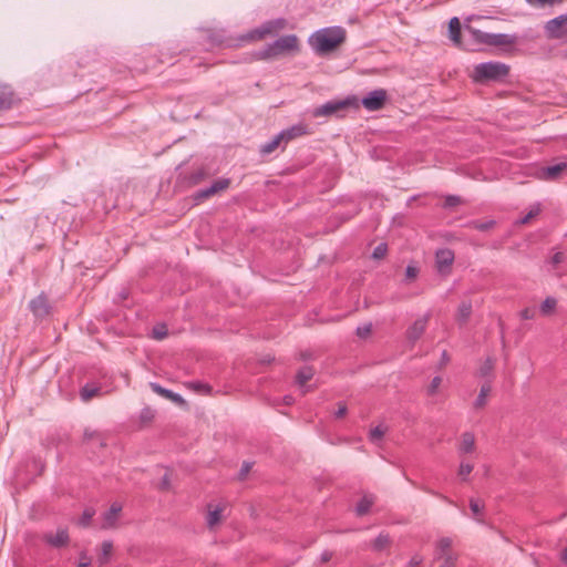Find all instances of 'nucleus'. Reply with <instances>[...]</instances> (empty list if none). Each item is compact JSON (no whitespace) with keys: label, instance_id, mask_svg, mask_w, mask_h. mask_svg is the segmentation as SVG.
I'll return each mask as SVG.
<instances>
[{"label":"nucleus","instance_id":"29","mask_svg":"<svg viewBox=\"0 0 567 567\" xmlns=\"http://www.w3.org/2000/svg\"><path fill=\"white\" fill-rule=\"evenodd\" d=\"M491 392V385L488 383L482 385L480 393L474 402L476 409H481L486 404V398Z\"/></svg>","mask_w":567,"mask_h":567},{"label":"nucleus","instance_id":"45","mask_svg":"<svg viewBox=\"0 0 567 567\" xmlns=\"http://www.w3.org/2000/svg\"><path fill=\"white\" fill-rule=\"evenodd\" d=\"M383 435L384 431L381 429V426L373 427L369 433V437L372 442L381 440Z\"/></svg>","mask_w":567,"mask_h":567},{"label":"nucleus","instance_id":"26","mask_svg":"<svg viewBox=\"0 0 567 567\" xmlns=\"http://www.w3.org/2000/svg\"><path fill=\"white\" fill-rule=\"evenodd\" d=\"M373 505V497L372 496H369V495H365L363 496L359 503L357 504L355 506V513L358 516H363L365 515L371 506Z\"/></svg>","mask_w":567,"mask_h":567},{"label":"nucleus","instance_id":"38","mask_svg":"<svg viewBox=\"0 0 567 567\" xmlns=\"http://www.w3.org/2000/svg\"><path fill=\"white\" fill-rule=\"evenodd\" d=\"M388 252V245L385 243L379 244L372 252V258L382 259Z\"/></svg>","mask_w":567,"mask_h":567},{"label":"nucleus","instance_id":"24","mask_svg":"<svg viewBox=\"0 0 567 567\" xmlns=\"http://www.w3.org/2000/svg\"><path fill=\"white\" fill-rule=\"evenodd\" d=\"M101 392V388L86 383L82 389L80 390V398L83 402H87L92 398L99 395Z\"/></svg>","mask_w":567,"mask_h":567},{"label":"nucleus","instance_id":"21","mask_svg":"<svg viewBox=\"0 0 567 567\" xmlns=\"http://www.w3.org/2000/svg\"><path fill=\"white\" fill-rule=\"evenodd\" d=\"M449 34L455 45H461V22L454 17L449 22Z\"/></svg>","mask_w":567,"mask_h":567},{"label":"nucleus","instance_id":"62","mask_svg":"<svg viewBox=\"0 0 567 567\" xmlns=\"http://www.w3.org/2000/svg\"><path fill=\"white\" fill-rule=\"evenodd\" d=\"M275 48H276V51H278V55L284 53V51L281 49H279V47H275Z\"/></svg>","mask_w":567,"mask_h":567},{"label":"nucleus","instance_id":"54","mask_svg":"<svg viewBox=\"0 0 567 567\" xmlns=\"http://www.w3.org/2000/svg\"><path fill=\"white\" fill-rule=\"evenodd\" d=\"M251 464L250 463H244L243 467L240 470V477L243 478L250 470Z\"/></svg>","mask_w":567,"mask_h":567},{"label":"nucleus","instance_id":"2","mask_svg":"<svg viewBox=\"0 0 567 567\" xmlns=\"http://www.w3.org/2000/svg\"><path fill=\"white\" fill-rule=\"evenodd\" d=\"M509 68L501 62H484L475 65L473 72L474 82L497 81L508 75Z\"/></svg>","mask_w":567,"mask_h":567},{"label":"nucleus","instance_id":"48","mask_svg":"<svg viewBox=\"0 0 567 567\" xmlns=\"http://www.w3.org/2000/svg\"><path fill=\"white\" fill-rule=\"evenodd\" d=\"M444 564L440 567H454L455 558L452 555L444 556Z\"/></svg>","mask_w":567,"mask_h":567},{"label":"nucleus","instance_id":"22","mask_svg":"<svg viewBox=\"0 0 567 567\" xmlns=\"http://www.w3.org/2000/svg\"><path fill=\"white\" fill-rule=\"evenodd\" d=\"M223 507L216 506L212 508V505H208V514H207V526L212 529L221 520Z\"/></svg>","mask_w":567,"mask_h":567},{"label":"nucleus","instance_id":"12","mask_svg":"<svg viewBox=\"0 0 567 567\" xmlns=\"http://www.w3.org/2000/svg\"><path fill=\"white\" fill-rule=\"evenodd\" d=\"M122 508H123V506H122L121 503L114 502L111 505V507L109 508V511H106L103 514V523H102L101 527L103 529H110V528L115 527L117 518H118V515L122 512Z\"/></svg>","mask_w":567,"mask_h":567},{"label":"nucleus","instance_id":"50","mask_svg":"<svg viewBox=\"0 0 567 567\" xmlns=\"http://www.w3.org/2000/svg\"><path fill=\"white\" fill-rule=\"evenodd\" d=\"M90 559L85 553H82L80 556V563L79 567H89L90 566Z\"/></svg>","mask_w":567,"mask_h":567},{"label":"nucleus","instance_id":"16","mask_svg":"<svg viewBox=\"0 0 567 567\" xmlns=\"http://www.w3.org/2000/svg\"><path fill=\"white\" fill-rule=\"evenodd\" d=\"M308 133L307 126L302 123L292 125L286 130H282L280 134L284 135V143L287 144L289 141L306 135Z\"/></svg>","mask_w":567,"mask_h":567},{"label":"nucleus","instance_id":"9","mask_svg":"<svg viewBox=\"0 0 567 567\" xmlns=\"http://www.w3.org/2000/svg\"><path fill=\"white\" fill-rule=\"evenodd\" d=\"M29 308L34 317L44 318L50 313V303L44 293L39 295L29 302Z\"/></svg>","mask_w":567,"mask_h":567},{"label":"nucleus","instance_id":"30","mask_svg":"<svg viewBox=\"0 0 567 567\" xmlns=\"http://www.w3.org/2000/svg\"><path fill=\"white\" fill-rule=\"evenodd\" d=\"M278 55V51H276V48L274 47V42L267 44L264 49L256 52V58L264 60V59H270Z\"/></svg>","mask_w":567,"mask_h":567},{"label":"nucleus","instance_id":"47","mask_svg":"<svg viewBox=\"0 0 567 567\" xmlns=\"http://www.w3.org/2000/svg\"><path fill=\"white\" fill-rule=\"evenodd\" d=\"M461 203V199L458 196L450 195L445 199V206L447 207H454Z\"/></svg>","mask_w":567,"mask_h":567},{"label":"nucleus","instance_id":"15","mask_svg":"<svg viewBox=\"0 0 567 567\" xmlns=\"http://www.w3.org/2000/svg\"><path fill=\"white\" fill-rule=\"evenodd\" d=\"M454 261V252L451 249H440L436 251V265L439 271L451 267Z\"/></svg>","mask_w":567,"mask_h":567},{"label":"nucleus","instance_id":"11","mask_svg":"<svg viewBox=\"0 0 567 567\" xmlns=\"http://www.w3.org/2000/svg\"><path fill=\"white\" fill-rule=\"evenodd\" d=\"M43 539L50 546L61 548L69 544L70 537L66 528H59L55 534H44Z\"/></svg>","mask_w":567,"mask_h":567},{"label":"nucleus","instance_id":"57","mask_svg":"<svg viewBox=\"0 0 567 567\" xmlns=\"http://www.w3.org/2000/svg\"><path fill=\"white\" fill-rule=\"evenodd\" d=\"M153 416L152 411L150 409H144L142 411V417L143 419H151Z\"/></svg>","mask_w":567,"mask_h":567},{"label":"nucleus","instance_id":"49","mask_svg":"<svg viewBox=\"0 0 567 567\" xmlns=\"http://www.w3.org/2000/svg\"><path fill=\"white\" fill-rule=\"evenodd\" d=\"M347 414V406L346 404H340L338 410L334 412V416L337 419L343 417Z\"/></svg>","mask_w":567,"mask_h":567},{"label":"nucleus","instance_id":"59","mask_svg":"<svg viewBox=\"0 0 567 567\" xmlns=\"http://www.w3.org/2000/svg\"><path fill=\"white\" fill-rule=\"evenodd\" d=\"M442 361H443V363L449 361V357H447V352L446 351L442 352Z\"/></svg>","mask_w":567,"mask_h":567},{"label":"nucleus","instance_id":"19","mask_svg":"<svg viewBox=\"0 0 567 567\" xmlns=\"http://www.w3.org/2000/svg\"><path fill=\"white\" fill-rule=\"evenodd\" d=\"M13 104V92L7 84H0V111L8 110Z\"/></svg>","mask_w":567,"mask_h":567},{"label":"nucleus","instance_id":"28","mask_svg":"<svg viewBox=\"0 0 567 567\" xmlns=\"http://www.w3.org/2000/svg\"><path fill=\"white\" fill-rule=\"evenodd\" d=\"M471 313H472V303H471V301H463L458 306V310H457V319H458V321L465 322L470 318Z\"/></svg>","mask_w":567,"mask_h":567},{"label":"nucleus","instance_id":"20","mask_svg":"<svg viewBox=\"0 0 567 567\" xmlns=\"http://www.w3.org/2000/svg\"><path fill=\"white\" fill-rule=\"evenodd\" d=\"M475 449V437L474 434L471 432H465L462 434L461 443L458 445V453L460 454H467L472 453Z\"/></svg>","mask_w":567,"mask_h":567},{"label":"nucleus","instance_id":"52","mask_svg":"<svg viewBox=\"0 0 567 567\" xmlns=\"http://www.w3.org/2000/svg\"><path fill=\"white\" fill-rule=\"evenodd\" d=\"M332 558V553L329 550H324L320 555L321 563H328Z\"/></svg>","mask_w":567,"mask_h":567},{"label":"nucleus","instance_id":"32","mask_svg":"<svg viewBox=\"0 0 567 567\" xmlns=\"http://www.w3.org/2000/svg\"><path fill=\"white\" fill-rule=\"evenodd\" d=\"M112 549H113V544H112V542H110V540H104V542L102 543V553H101V555H100V557H99V563H100V565H104L105 563H107L109 557H110V555H111V553H112Z\"/></svg>","mask_w":567,"mask_h":567},{"label":"nucleus","instance_id":"36","mask_svg":"<svg viewBox=\"0 0 567 567\" xmlns=\"http://www.w3.org/2000/svg\"><path fill=\"white\" fill-rule=\"evenodd\" d=\"M94 514H95V511L92 507L85 508L82 513L79 524L83 527L89 526Z\"/></svg>","mask_w":567,"mask_h":567},{"label":"nucleus","instance_id":"14","mask_svg":"<svg viewBox=\"0 0 567 567\" xmlns=\"http://www.w3.org/2000/svg\"><path fill=\"white\" fill-rule=\"evenodd\" d=\"M150 385L155 393L162 395L165 399L171 400L174 403L183 404L185 402L181 394L175 393L172 390L165 389L156 382H152Z\"/></svg>","mask_w":567,"mask_h":567},{"label":"nucleus","instance_id":"23","mask_svg":"<svg viewBox=\"0 0 567 567\" xmlns=\"http://www.w3.org/2000/svg\"><path fill=\"white\" fill-rule=\"evenodd\" d=\"M284 142V135L278 133L270 141L261 145L260 153L264 155L272 153Z\"/></svg>","mask_w":567,"mask_h":567},{"label":"nucleus","instance_id":"61","mask_svg":"<svg viewBox=\"0 0 567 567\" xmlns=\"http://www.w3.org/2000/svg\"><path fill=\"white\" fill-rule=\"evenodd\" d=\"M440 497H441L443 501L447 502L449 504H453V502H452V501H450L446 496H441V495H440Z\"/></svg>","mask_w":567,"mask_h":567},{"label":"nucleus","instance_id":"8","mask_svg":"<svg viewBox=\"0 0 567 567\" xmlns=\"http://www.w3.org/2000/svg\"><path fill=\"white\" fill-rule=\"evenodd\" d=\"M351 104V101L349 99L342 100V101H330L321 106L315 109L313 115L315 116H330L333 114H337L339 111L346 109Z\"/></svg>","mask_w":567,"mask_h":567},{"label":"nucleus","instance_id":"34","mask_svg":"<svg viewBox=\"0 0 567 567\" xmlns=\"http://www.w3.org/2000/svg\"><path fill=\"white\" fill-rule=\"evenodd\" d=\"M556 299L553 297H547L540 305V311L543 315H549L556 307Z\"/></svg>","mask_w":567,"mask_h":567},{"label":"nucleus","instance_id":"6","mask_svg":"<svg viewBox=\"0 0 567 567\" xmlns=\"http://www.w3.org/2000/svg\"><path fill=\"white\" fill-rule=\"evenodd\" d=\"M386 91L384 89H377L369 92L362 100L363 107L368 111H379L386 102Z\"/></svg>","mask_w":567,"mask_h":567},{"label":"nucleus","instance_id":"39","mask_svg":"<svg viewBox=\"0 0 567 567\" xmlns=\"http://www.w3.org/2000/svg\"><path fill=\"white\" fill-rule=\"evenodd\" d=\"M167 336V329L165 324L156 326L153 328L152 337L156 340H162Z\"/></svg>","mask_w":567,"mask_h":567},{"label":"nucleus","instance_id":"37","mask_svg":"<svg viewBox=\"0 0 567 567\" xmlns=\"http://www.w3.org/2000/svg\"><path fill=\"white\" fill-rule=\"evenodd\" d=\"M474 466L471 463L461 462L458 467V475L462 477L463 481L467 480V476L473 471Z\"/></svg>","mask_w":567,"mask_h":567},{"label":"nucleus","instance_id":"3","mask_svg":"<svg viewBox=\"0 0 567 567\" xmlns=\"http://www.w3.org/2000/svg\"><path fill=\"white\" fill-rule=\"evenodd\" d=\"M474 41L488 47H507L516 42V37L506 33H487L480 30L468 29Z\"/></svg>","mask_w":567,"mask_h":567},{"label":"nucleus","instance_id":"27","mask_svg":"<svg viewBox=\"0 0 567 567\" xmlns=\"http://www.w3.org/2000/svg\"><path fill=\"white\" fill-rule=\"evenodd\" d=\"M313 377V369L311 367H303L296 375V382L299 386H305L306 383Z\"/></svg>","mask_w":567,"mask_h":567},{"label":"nucleus","instance_id":"51","mask_svg":"<svg viewBox=\"0 0 567 567\" xmlns=\"http://www.w3.org/2000/svg\"><path fill=\"white\" fill-rule=\"evenodd\" d=\"M520 317L525 320L532 319L534 317V311L526 308V309L522 310Z\"/></svg>","mask_w":567,"mask_h":567},{"label":"nucleus","instance_id":"4","mask_svg":"<svg viewBox=\"0 0 567 567\" xmlns=\"http://www.w3.org/2000/svg\"><path fill=\"white\" fill-rule=\"evenodd\" d=\"M547 39L567 40V14L558 16L544 25Z\"/></svg>","mask_w":567,"mask_h":567},{"label":"nucleus","instance_id":"40","mask_svg":"<svg viewBox=\"0 0 567 567\" xmlns=\"http://www.w3.org/2000/svg\"><path fill=\"white\" fill-rule=\"evenodd\" d=\"M539 213H540L539 205H536L522 219L518 220V224H520V225L527 224L532 218L537 216Z\"/></svg>","mask_w":567,"mask_h":567},{"label":"nucleus","instance_id":"43","mask_svg":"<svg viewBox=\"0 0 567 567\" xmlns=\"http://www.w3.org/2000/svg\"><path fill=\"white\" fill-rule=\"evenodd\" d=\"M470 508L474 516H478L484 508V505L478 499H470Z\"/></svg>","mask_w":567,"mask_h":567},{"label":"nucleus","instance_id":"53","mask_svg":"<svg viewBox=\"0 0 567 567\" xmlns=\"http://www.w3.org/2000/svg\"><path fill=\"white\" fill-rule=\"evenodd\" d=\"M538 4L540 6H546V4H549V6H553L555 3H559L561 2L563 0H535Z\"/></svg>","mask_w":567,"mask_h":567},{"label":"nucleus","instance_id":"44","mask_svg":"<svg viewBox=\"0 0 567 567\" xmlns=\"http://www.w3.org/2000/svg\"><path fill=\"white\" fill-rule=\"evenodd\" d=\"M441 382H442L441 377H439V375L434 377L427 388V394L434 395L436 393L439 386L441 385Z\"/></svg>","mask_w":567,"mask_h":567},{"label":"nucleus","instance_id":"33","mask_svg":"<svg viewBox=\"0 0 567 567\" xmlns=\"http://www.w3.org/2000/svg\"><path fill=\"white\" fill-rule=\"evenodd\" d=\"M496 221L494 219H489L486 221L473 220L470 223V226L480 231H486L495 226Z\"/></svg>","mask_w":567,"mask_h":567},{"label":"nucleus","instance_id":"7","mask_svg":"<svg viewBox=\"0 0 567 567\" xmlns=\"http://www.w3.org/2000/svg\"><path fill=\"white\" fill-rule=\"evenodd\" d=\"M430 313H425L423 317L417 318L408 329H406V339L411 343H415L424 333L426 326L430 320Z\"/></svg>","mask_w":567,"mask_h":567},{"label":"nucleus","instance_id":"25","mask_svg":"<svg viewBox=\"0 0 567 567\" xmlns=\"http://www.w3.org/2000/svg\"><path fill=\"white\" fill-rule=\"evenodd\" d=\"M185 386L199 394H210L213 389L208 383L200 381H189L185 383Z\"/></svg>","mask_w":567,"mask_h":567},{"label":"nucleus","instance_id":"10","mask_svg":"<svg viewBox=\"0 0 567 567\" xmlns=\"http://www.w3.org/2000/svg\"><path fill=\"white\" fill-rule=\"evenodd\" d=\"M228 186H229L228 178H219V179L215 181L209 187L199 189L195 194L194 198L196 200H202V199L208 198V197L213 196L214 194L226 189Z\"/></svg>","mask_w":567,"mask_h":567},{"label":"nucleus","instance_id":"5","mask_svg":"<svg viewBox=\"0 0 567 567\" xmlns=\"http://www.w3.org/2000/svg\"><path fill=\"white\" fill-rule=\"evenodd\" d=\"M199 45L206 51H212L228 44L221 30L205 29L200 32Z\"/></svg>","mask_w":567,"mask_h":567},{"label":"nucleus","instance_id":"58","mask_svg":"<svg viewBox=\"0 0 567 567\" xmlns=\"http://www.w3.org/2000/svg\"><path fill=\"white\" fill-rule=\"evenodd\" d=\"M561 560L567 564V547L563 550Z\"/></svg>","mask_w":567,"mask_h":567},{"label":"nucleus","instance_id":"1","mask_svg":"<svg viewBox=\"0 0 567 567\" xmlns=\"http://www.w3.org/2000/svg\"><path fill=\"white\" fill-rule=\"evenodd\" d=\"M347 32L342 27H327L316 31L309 38V44L319 55L337 49L346 41Z\"/></svg>","mask_w":567,"mask_h":567},{"label":"nucleus","instance_id":"46","mask_svg":"<svg viewBox=\"0 0 567 567\" xmlns=\"http://www.w3.org/2000/svg\"><path fill=\"white\" fill-rule=\"evenodd\" d=\"M419 274V268L414 265H408L405 269V276L409 279H414Z\"/></svg>","mask_w":567,"mask_h":567},{"label":"nucleus","instance_id":"42","mask_svg":"<svg viewBox=\"0 0 567 567\" xmlns=\"http://www.w3.org/2000/svg\"><path fill=\"white\" fill-rule=\"evenodd\" d=\"M494 368V361L491 358H487L484 364L480 368V374L482 377L488 375Z\"/></svg>","mask_w":567,"mask_h":567},{"label":"nucleus","instance_id":"56","mask_svg":"<svg viewBox=\"0 0 567 567\" xmlns=\"http://www.w3.org/2000/svg\"><path fill=\"white\" fill-rule=\"evenodd\" d=\"M421 564V559L417 558V557H413L410 561H409V567H419Z\"/></svg>","mask_w":567,"mask_h":567},{"label":"nucleus","instance_id":"55","mask_svg":"<svg viewBox=\"0 0 567 567\" xmlns=\"http://www.w3.org/2000/svg\"><path fill=\"white\" fill-rule=\"evenodd\" d=\"M563 261V254L561 252H556L553 257H551V262L554 265H557L559 262Z\"/></svg>","mask_w":567,"mask_h":567},{"label":"nucleus","instance_id":"18","mask_svg":"<svg viewBox=\"0 0 567 567\" xmlns=\"http://www.w3.org/2000/svg\"><path fill=\"white\" fill-rule=\"evenodd\" d=\"M567 164L564 162L557 163L551 166H547L543 168L542 176L546 181H554L559 177V175L566 169Z\"/></svg>","mask_w":567,"mask_h":567},{"label":"nucleus","instance_id":"13","mask_svg":"<svg viewBox=\"0 0 567 567\" xmlns=\"http://www.w3.org/2000/svg\"><path fill=\"white\" fill-rule=\"evenodd\" d=\"M281 28L280 21H269L265 23L262 27L252 30L248 34L245 35L246 40H260L267 34H271L277 29Z\"/></svg>","mask_w":567,"mask_h":567},{"label":"nucleus","instance_id":"17","mask_svg":"<svg viewBox=\"0 0 567 567\" xmlns=\"http://www.w3.org/2000/svg\"><path fill=\"white\" fill-rule=\"evenodd\" d=\"M274 47H279L284 52L298 49V39L295 34L284 35L274 41Z\"/></svg>","mask_w":567,"mask_h":567},{"label":"nucleus","instance_id":"60","mask_svg":"<svg viewBox=\"0 0 567 567\" xmlns=\"http://www.w3.org/2000/svg\"><path fill=\"white\" fill-rule=\"evenodd\" d=\"M292 402V398L291 396H285V403L286 404H291Z\"/></svg>","mask_w":567,"mask_h":567},{"label":"nucleus","instance_id":"31","mask_svg":"<svg viewBox=\"0 0 567 567\" xmlns=\"http://www.w3.org/2000/svg\"><path fill=\"white\" fill-rule=\"evenodd\" d=\"M452 546V540L449 537H443L437 542V551H439V558H443L444 556L451 555L449 553L450 548Z\"/></svg>","mask_w":567,"mask_h":567},{"label":"nucleus","instance_id":"35","mask_svg":"<svg viewBox=\"0 0 567 567\" xmlns=\"http://www.w3.org/2000/svg\"><path fill=\"white\" fill-rule=\"evenodd\" d=\"M390 543V538L386 534H380L373 542V549L374 550H382L383 548H385L388 546V544Z\"/></svg>","mask_w":567,"mask_h":567},{"label":"nucleus","instance_id":"41","mask_svg":"<svg viewBox=\"0 0 567 567\" xmlns=\"http://www.w3.org/2000/svg\"><path fill=\"white\" fill-rule=\"evenodd\" d=\"M372 330V323H364L362 326H359L355 330V333L359 338H367Z\"/></svg>","mask_w":567,"mask_h":567}]
</instances>
